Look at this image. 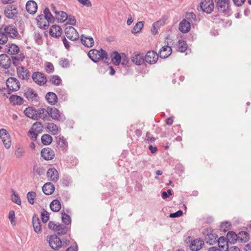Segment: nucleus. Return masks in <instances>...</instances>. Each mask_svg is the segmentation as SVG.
<instances>
[{"instance_id":"f257e3e1","label":"nucleus","mask_w":251,"mask_h":251,"mask_svg":"<svg viewBox=\"0 0 251 251\" xmlns=\"http://www.w3.org/2000/svg\"><path fill=\"white\" fill-rule=\"evenodd\" d=\"M215 9L220 13L229 15L231 12L229 0H214Z\"/></svg>"},{"instance_id":"f03ea898","label":"nucleus","mask_w":251,"mask_h":251,"mask_svg":"<svg viewBox=\"0 0 251 251\" xmlns=\"http://www.w3.org/2000/svg\"><path fill=\"white\" fill-rule=\"evenodd\" d=\"M88 56L95 63L99 62L100 60H103L108 58L107 52L102 49L99 50L92 49L88 52Z\"/></svg>"},{"instance_id":"7ed1b4c3","label":"nucleus","mask_w":251,"mask_h":251,"mask_svg":"<svg viewBox=\"0 0 251 251\" xmlns=\"http://www.w3.org/2000/svg\"><path fill=\"white\" fill-rule=\"evenodd\" d=\"M202 234L205 236V241L206 244L212 245L216 243L218 237L217 234L213 232V229L209 227L204 229Z\"/></svg>"},{"instance_id":"20e7f679","label":"nucleus","mask_w":251,"mask_h":251,"mask_svg":"<svg viewBox=\"0 0 251 251\" xmlns=\"http://www.w3.org/2000/svg\"><path fill=\"white\" fill-rule=\"evenodd\" d=\"M4 14L7 18L15 20L18 15L17 7L13 4L8 5L5 7Z\"/></svg>"},{"instance_id":"39448f33","label":"nucleus","mask_w":251,"mask_h":251,"mask_svg":"<svg viewBox=\"0 0 251 251\" xmlns=\"http://www.w3.org/2000/svg\"><path fill=\"white\" fill-rule=\"evenodd\" d=\"M58 236L56 234L51 235L48 240L50 247L54 250H58L63 246L62 242Z\"/></svg>"},{"instance_id":"423d86ee","label":"nucleus","mask_w":251,"mask_h":251,"mask_svg":"<svg viewBox=\"0 0 251 251\" xmlns=\"http://www.w3.org/2000/svg\"><path fill=\"white\" fill-rule=\"evenodd\" d=\"M65 33L66 37L71 41H78L79 38L78 33L76 30L72 26H69L65 28Z\"/></svg>"},{"instance_id":"0eeeda50","label":"nucleus","mask_w":251,"mask_h":251,"mask_svg":"<svg viewBox=\"0 0 251 251\" xmlns=\"http://www.w3.org/2000/svg\"><path fill=\"white\" fill-rule=\"evenodd\" d=\"M32 78L34 82L40 86L45 85L47 81L45 75L39 72H34Z\"/></svg>"},{"instance_id":"6e6552de","label":"nucleus","mask_w":251,"mask_h":251,"mask_svg":"<svg viewBox=\"0 0 251 251\" xmlns=\"http://www.w3.org/2000/svg\"><path fill=\"white\" fill-rule=\"evenodd\" d=\"M200 6L203 12L210 14L214 8L213 0H202Z\"/></svg>"},{"instance_id":"1a4fd4ad","label":"nucleus","mask_w":251,"mask_h":251,"mask_svg":"<svg viewBox=\"0 0 251 251\" xmlns=\"http://www.w3.org/2000/svg\"><path fill=\"white\" fill-rule=\"evenodd\" d=\"M7 88H11L12 90L18 91L21 88V84L19 81L14 77H10L6 80Z\"/></svg>"},{"instance_id":"9d476101","label":"nucleus","mask_w":251,"mask_h":251,"mask_svg":"<svg viewBox=\"0 0 251 251\" xmlns=\"http://www.w3.org/2000/svg\"><path fill=\"white\" fill-rule=\"evenodd\" d=\"M0 138L6 149H8L11 146L10 135L5 129H0Z\"/></svg>"},{"instance_id":"9b49d317","label":"nucleus","mask_w":251,"mask_h":251,"mask_svg":"<svg viewBox=\"0 0 251 251\" xmlns=\"http://www.w3.org/2000/svg\"><path fill=\"white\" fill-rule=\"evenodd\" d=\"M24 96L28 101L36 102L39 101V97L38 94L31 88H27Z\"/></svg>"},{"instance_id":"f8f14e48","label":"nucleus","mask_w":251,"mask_h":251,"mask_svg":"<svg viewBox=\"0 0 251 251\" xmlns=\"http://www.w3.org/2000/svg\"><path fill=\"white\" fill-rule=\"evenodd\" d=\"M159 54L153 50H150L148 51L145 56H144V60L147 63L150 64H155L158 59Z\"/></svg>"},{"instance_id":"ddd939ff","label":"nucleus","mask_w":251,"mask_h":251,"mask_svg":"<svg viewBox=\"0 0 251 251\" xmlns=\"http://www.w3.org/2000/svg\"><path fill=\"white\" fill-rule=\"evenodd\" d=\"M4 27L5 32L9 37L14 39L19 35L17 28L13 25H2Z\"/></svg>"},{"instance_id":"4468645a","label":"nucleus","mask_w":251,"mask_h":251,"mask_svg":"<svg viewBox=\"0 0 251 251\" xmlns=\"http://www.w3.org/2000/svg\"><path fill=\"white\" fill-rule=\"evenodd\" d=\"M11 64V57L6 53L0 55V67L5 69H8L10 67Z\"/></svg>"},{"instance_id":"2eb2a0df","label":"nucleus","mask_w":251,"mask_h":251,"mask_svg":"<svg viewBox=\"0 0 251 251\" xmlns=\"http://www.w3.org/2000/svg\"><path fill=\"white\" fill-rule=\"evenodd\" d=\"M41 156L46 160H50L54 157V151L50 148H45L41 151Z\"/></svg>"},{"instance_id":"dca6fc26","label":"nucleus","mask_w":251,"mask_h":251,"mask_svg":"<svg viewBox=\"0 0 251 251\" xmlns=\"http://www.w3.org/2000/svg\"><path fill=\"white\" fill-rule=\"evenodd\" d=\"M18 76L23 80H28L30 77L29 71L23 66H19L17 68Z\"/></svg>"},{"instance_id":"f3484780","label":"nucleus","mask_w":251,"mask_h":251,"mask_svg":"<svg viewBox=\"0 0 251 251\" xmlns=\"http://www.w3.org/2000/svg\"><path fill=\"white\" fill-rule=\"evenodd\" d=\"M204 245V241L199 238L191 241L189 247L192 251H198L200 250Z\"/></svg>"},{"instance_id":"a211bd4d","label":"nucleus","mask_w":251,"mask_h":251,"mask_svg":"<svg viewBox=\"0 0 251 251\" xmlns=\"http://www.w3.org/2000/svg\"><path fill=\"white\" fill-rule=\"evenodd\" d=\"M131 61L136 65H140L145 62L143 53L135 52L131 57Z\"/></svg>"},{"instance_id":"6ab92c4d","label":"nucleus","mask_w":251,"mask_h":251,"mask_svg":"<svg viewBox=\"0 0 251 251\" xmlns=\"http://www.w3.org/2000/svg\"><path fill=\"white\" fill-rule=\"evenodd\" d=\"M5 51L7 53L13 56L18 54L20 50L19 47L15 44L8 43L5 46Z\"/></svg>"},{"instance_id":"aec40b11","label":"nucleus","mask_w":251,"mask_h":251,"mask_svg":"<svg viewBox=\"0 0 251 251\" xmlns=\"http://www.w3.org/2000/svg\"><path fill=\"white\" fill-rule=\"evenodd\" d=\"M62 30L58 25H54L51 26L49 30L50 35L54 38H58L61 36Z\"/></svg>"},{"instance_id":"412c9836","label":"nucleus","mask_w":251,"mask_h":251,"mask_svg":"<svg viewBox=\"0 0 251 251\" xmlns=\"http://www.w3.org/2000/svg\"><path fill=\"white\" fill-rule=\"evenodd\" d=\"M172 52V47L165 45L163 46L159 50V56L161 58L165 59L169 57Z\"/></svg>"},{"instance_id":"4be33fe9","label":"nucleus","mask_w":251,"mask_h":251,"mask_svg":"<svg viewBox=\"0 0 251 251\" xmlns=\"http://www.w3.org/2000/svg\"><path fill=\"white\" fill-rule=\"evenodd\" d=\"M25 8L28 13L32 15L34 14L37 10V4L33 0H28L26 2Z\"/></svg>"},{"instance_id":"5701e85b","label":"nucleus","mask_w":251,"mask_h":251,"mask_svg":"<svg viewBox=\"0 0 251 251\" xmlns=\"http://www.w3.org/2000/svg\"><path fill=\"white\" fill-rule=\"evenodd\" d=\"M47 176L50 177V180L55 182L59 179V174L56 169L54 168H50L47 172Z\"/></svg>"},{"instance_id":"b1692460","label":"nucleus","mask_w":251,"mask_h":251,"mask_svg":"<svg viewBox=\"0 0 251 251\" xmlns=\"http://www.w3.org/2000/svg\"><path fill=\"white\" fill-rule=\"evenodd\" d=\"M191 28V24L186 19H183L179 24V30L183 33L188 32Z\"/></svg>"},{"instance_id":"393cba45","label":"nucleus","mask_w":251,"mask_h":251,"mask_svg":"<svg viewBox=\"0 0 251 251\" xmlns=\"http://www.w3.org/2000/svg\"><path fill=\"white\" fill-rule=\"evenodd\" d=\"M55 190V187L51 182H47L42 187V191L46 195H51Z\"/></svg>"},{"instance_id":"a878e982","label":"nucleus","mask_w":251,"mask_h":251,"mask_svg":"<svg viewBox=\"0 0 251 251\" xmlns=\"http://www.w3.org/2000/svg\"><path fill=\"white\" fill-rule=\"evenodd\" d=\"M45 99L49 104L52 105L55 104L58 101L57 95L54 93L51 92L47 93Z\"/></svg>"},{"instance_id":"bb28decb","label":"nucleus","mask_w":251,"mask_h":251,"mask_svg":"<svg viewBox=\"0 0 251 251\" xmlns=\"http://www.w3.org/2000/svg\"><path fill=\"white\" fill-rule=\"evenodd\" d=\"M32 225L35 232L40 233L41 231V222L36 214H34L33 216Z\"/></svg>"},{"instance_id":"cd10ccee","label":"nucleus","mask_w":251,"mask_h":251,"mask_svg":"<svg viewBox=\"0 0 251 251\" xmlns=\"http://www.w3.org/2000/svg\"><path fill=\"white\" fill-rule=\"evenodd\" d=\"M111 57L113 63L116 66H118L121 63L122 54L121 55L117 51H114L111 53Z\"/></svg>"},{"instance_id":"c85d7f7f","label":"nucleus","mask_w":251,"mask_h":251,"mask_svg":"<svg viewBox=\"0 0 251 251\" xmlns=\"http://www.w3.org/2000/svg\"><path fill=\"white\" fill-rule=\"evenodd\" d=\"M50 117H51L53 120L59 121H64L65 120V117L62 115L59 110L54 107V110L52 111V113L50 114Z\"/></svg>"},{"instance_id":"c756f323","label":"nucleus","mask_w":251,"mask_h":251,"mask_svg":"<svg viewBox=\"0 0 251 251\" xmlns=\"http://www.w3.org/2000/svg\"><path fill=\"white\" fill-rule=\"evenodd\" d=\"M219 248L222 250L226 249L228 246L229 239L225 236H221L218 240L216 239Z\"/></svg>"},{"instance_id":"7c9ffc66","label":"nucleus","mask_w":251,"mask_h":251,"mask_svg":"<svg viewBox=\"0 0 251 251\" xmlns=\"http://www.w3.org/2000/svg\"><path fill=\"white\" fill-rule=\"evenodd\" d=\"M9 101L13 105H21L24 103V99L22 97L16 95H12L9 97Z\"/></svg>"},{"instance_id":"2f4dec72","label":"nucleus","mask_w":251,"mask_h":251,"mask_svg":"<svg viewBox=\"0 0 251 251\" xmlns=\"http://www.w3.org/2000/svg\"><path fill=\"white\" fill-rule=\"evenodd\" d=\"M56 231H57V235L62 236L66 234L68 230L67 226L64 224H58L56 225Z\"/></svg>"},{"instance_id":"473e14b6","label":"nucleus","mask_w":251,"mask_h":251,"mask_svg":"<svg viewBox=\"0 0 251 251\" xmlns=\"http://www.w3.org/2000/svg\"><path fill=\"white\" fill-rule=\"evenodd\" d=\"M36 112L37 110L35 108L30 106L26 108L24 110V113L26 117L34 120H35V116L36 115Z\"/></svg>"},{"instance_id":"72a5a7b5","label":"nucleus","mask_w":251,"mask_h":251,"mask_svg":"<svg viewBox=\"0 0 251 251\" xmlns=\"http://www.w3.org/2000/svg\"><path fill=\"white\" fill-rule=\"evenodd\" d=\"M121 64L124 67L126 73H127L130 70L129 60L127 55L124 53H122V58Z\"/></svg>"},{"instance_id":"f704fd0d","label":"nucleus","mask_w":251,"mask_h":251,"mask_svg":"<svg viewBox=\"0 0 251 251\" xmlns=\"http://www.w3.org/2000/svg\"><path fill=\"white\" fill-rule=\"evenodd\" d=\"M226 238L229 239V242L234 244L236 243L238 238H239V237H238L237 235L234 231H230L227 232Z\"/></svg>"},{"instance_id":"c9c22d12","label":"nucleus","mask_w":251,"mask_h":251,"mask_svg":"<svg viewBox=\"0 0 251 251\" xmlns=\"http://www.w3.org/2000/svg\"><path fill=\"white\" fill-rule=\"evenodd\" d=\"M50 209L53 212H58L61 209V203L57 199L53 200L50 203Z\"/></svg>"},{"instance_id":"e433bc0d","label":"nucleus","mask_w":251,"mask_h":251,"mask_svg":"<svg viewBox=\"0 0 251 251\" xmlns=\"http://www.w3.org/2000/svg\"><path fill=\"white\" fill-rule=\"evenodd\" d=\"M57 146L60 148H66L68 146V143L64 136L59 135L56 137Z\"/></svg>"},{"instance_id":"4c0bfd02","label":"nucleus","mask_w":251,"mask_h":251,"mask_svg":"<svg viewBox=\"0 0 251 251\" xmlns=\"http://www.w3.org/2000/svg\"><path fill=\"white\" fill-rule=\"evenodd\" d=\"M238 237H239L238 240L240 241L242 243L248 242L250 239L249 234L247 232L244 231H240L238 233Z\"/></svg>"},{"instance_id":"58836bf2","label":"nucleus","mask_w":251,"mask_h":251,"mask_svg":"<svg viewBox=\"0 0 251 251\" xmlns=\"http://www.w3.org/2000/svg\"><path fill=\"white\" fill-rule=\"evenodd\" d=\"M52 141V137L48 134H44L41 137V142L45 146L50 145Z\"/></svg>"},{"instance_id":"ea45409f","label":"nucleus","mask_w":251,"mask_h":251,"mask_svg":"<svg viewBox=\"0 0 251 251\" xmlns=\"http://www.w3.org/2000/svg\"><path fill=\"white\" fill-rule=\"evenodd\" d=\"M8 36L5 32L4 29H2V27L0 28V45L6 44L8 40Z\"/></svg>"},{"instance_id":"a19ab883","label":"nucleus","mask_w":251,"mask_h":251,"mask_svg":"<svg viewBox=\"0 0 251 251\" xmlns=\"http://www.w3.org/2000/svg\"><path fill=\"white\" fill-rule=\"evenodd\" d=\"M177 43L178 50L180 52H184L188 48L186 42L183 40H179Z\"/></svg>"},{"instance_id":"79ce46f5","label":"nucleus","mask_w":251,"mask_h":251,"mask_svg":"<svg viewBox=\"0 0 251 251\" xmlns=\"http://www.w3.org/2000/svg\"><path fill=\"white\" fill-rule=\"evenodd\" d=\"M59 13L57 14V15H56V19L58 22L60 23H64L67 20L68 15L64 11H60Z\"/></svg>"},{"instance_id":"37998d69","label":"nucleus","mask_w":251,"mask_h":251,"mask_svg":"<svg viewBox=\"0 0 251 251\" xmlns=\"http://www.w3.org/2000/svg\"><path fill=\"white\" fill-rule=\"evenodd\" d=\"M45 20V17H44L43 14H40L36 17V20L37 21V24L40 28L43 29L44 24L47 22Z\"/></svg>"},{"instance_id":"c03bdc74","label":"nucleus","mask_w":251,"mask_h":251,"mask_svg":"<svg viewBox=\"0 0 251 251\" xmlns=\"http://www.w3.org/2000/svg\"><path fill=\"white\" fill-rule=\"evenodd\" d=\"M31 128L39 134L43 131V126L41 122H36L33 124Z\"/></svg>"},{"instance_id":"a18cd8bd","label":"nucleus","mask_w":251,"mask_h":251,"mask_svg":"<svg viewBox=\"0 0 251 251\" xmlns=\"http://www.w3.org/2000/svg\"><path fill=\"white\" fill-rule=\"evenodd\" d=\"M62 215V221L66 226L70 225L71 223V218L70 216L65 213L64 211L61 212Z\"/></svg>"},{"instance_id":"49530a36","label":"nucleus","mask_w":251,"mask_h":251,"mask_svg":"<svg viewBox=\"0 0 251 251\" xmlns=\"http://www.w3.org/2000/svg\"><path fill=\"white\" fill-rule=\"evenodd\" d=\"M231 225L230 222L226 221L221 224L219 228L221 231L226 232L230 229Z\"/></svg>"},{"instance_id":"de8ad7c7","label":"nucleus","mask_w":251,"mask_h":251,"mask_svg":"<svg viewBox=\"0 0 251 251\" xmlns=\"http://www.w3.org/2000/svg\"><path fill=\"white\" fill-rule=\"evenodd\" d=\"M25 153V150L23 147H16L15 151L14 153L15 155L17 158H20L23 157Z\"/></svg>"},{"instance_id":"09e8293b","label":"nucleus","mask_w":251,"mask_h":251,"mask_svg":"<svg viewBox=\"0 0 251 251\" xmlns=\"http://www.w3.org/2000/svg\"><path fill=\"white\" fill-rule=\"evenodd\" d=\"M144 26V22H137L133 27L131 31L132 33L137 34L139 33Z\"/></svg>"},{"instance_id":"8fccbe9b","label":"nucleus","mask_w":251,"mask_h":251,"mask_svg":"<svg viewBox=\"0 0 251 251\" xmlns=\"http://www.w3.org/2000/svg\"><path fill=\"white\" fill-rule=\"evenodd\" d=\"M45 172V169L43 167H37V164H35L33 166V173L34 175L37 174L39 176L44 174Z\"/></svg>"},{"instance_id":"3c124183","label":"nucleus","mask_w":251,"mask_h":251,"mask_svg":"<svg viewBox=\"0 0 251 251\" xmlns=\"http://www.w3.org/2000/svg\"><path fill=\"white\" fill-rule=\"evenodd\" d=\"M46 128L50 130L53 135L57 134L58 129L56 124L52 123H48Z\"/></svg>"},{"instance_id":"603ef678","label":"nucleus","mask_w":251,"mask_h":251,"mask_svg":"<svg viewBox=\"0 0 251 251\" xmlns=\"http://www.w3.org/2000/svg\"><path fill=\"white\" fill-rule=\"evenodd\" d=\"M11 192L12 193V201L14 203H16L18 205H21V200L18 194L16 193V192L13 190L11 189Z\"/></svg>"},{"instance_id":"864d4df0","label":"nucleus","mask_w":251,"mask_h":251,"mask_svg":"<svg viewBox=\"0 0 251 251\" xmlns=\"http://www.w3.org/2000/svg\"><path fill=\"white\" fill-rule=\"evenodd\" d=\"M50 81L54 85L58 86L61 83L62 80L58 75H55L50 76Z\"/></svg>"},{"instance_id":"5fc2aeb1","label":"nucleus","mask_w":251,"mask_h":251,"mask_svg":"<svg viewBox=\"0 0 251 251\" xmlns=\"http://www.w3.org/2000/svg\"><path fill=\"white\" fill-rule=\"evenodd\" d=\"M36 194L35 192L31 191L28 192L27 194V199L28 202L31 204H33L34 203V199L36 197Z\"/></svg>"},{"instance_id":"6e6d98bb","label":"nucleus","mask_w":251,"mask_h":251,"mask_svg":"<svg viewBox=\"0 0 251 251\" xmlns=\"http://www.w3.org/2000/svg\"><path fill=\"white\" fill-rule=\"evenodd\" d=\"M41 217L43 223H46L50 219L49 213L44 209L41 212Z\"/></svg>"},{"instance_id":"4d7b16f0","label":"nucleus","mask_w":251,"mask_h":251,"mask_svg":"<svg viewBox=\"0 0 251 251\" xmlns=\"http://www.w3.org/2000/svg\"><path fill=\"white\" fill-rule=\"evenodd\" d=\"M38 133L35 131L32 130L31 128L28 131L27 135L29 137L31 140L33 141H35L37 140Z\"/></svg>"},{"instance_id":"13d9d810","label":"nucleus","mask_w":251,"mask_h":251,"mask_svg":"<svg viewBox=\"0 0 251 251\" xmlns=\"http://www.w3.org/2000/svg\"><path fill=\"white\" fill-rule=\"evenodd\" d=\"M186 20H188L190 23L196 21V16L193 12L186 13Z\"/></svg>"},{"instance_id":"bf43d9fd","label":"nucleus","mask_w":251,"mask_h":251,"mask_svg":"<svg viewBox=\"0 0 251 251\" xmlns=\"http://www.w3.org/2000/svg\"><path fill=\"white\" fill-rule=\"evenodd\" d=\"M56 19V18H55L52 16V17L50 18V19L47 20V22L44 24L43 29L46 30L48 29L50 23H54Z\"/></svg>"},{"instance_id":"052dcab7","label":"nucleus","mask_w":251,"mask_h":251,"mask_svg":"<svg viewBox=\"0 0 251 251\" xmlns=\"http://www.w3.org/2000/svg\"><path fill=\"white\" fill-rule=\"evenodd\" d=\"M160 21L154 22L152 24V28L151 29V33L153 35H155L158 33V28L159 26Z\"/></svg>"},{"instance_id":"680f3d73","label":"nucleus","mask_w":251,"mask_h":251,"mask_svg":"<svg viewBox=\"0 0 251 251\" xmlns=\"http://www.w3.org/2000/svg\"><path fill=\"white\" fill-rule=\"evenodd\" d=\"M34 40L38 45H41L42 43V36L39 32H34Z\"/></svg>"},{"instance_id":"e2e57ef3","label":"nucleus","mask_w":251,"mask_h":251,"mask_svg":"<svg viewBox=\"0 0 251 251\" xmlns=\"http://www.w3.org/2000/svg\"><path fill=\"white\" fill-rule=\"evenodd\" d=\"M67 20L68 21L67 22V24L71 25H76V20L75 16L71 15H68Z\"/></svg>"},{"instance_id":"0e129e2a","label":"nucleus","mask_w":251,"mask_h":251,"mask_svg":"<svg viewBox=\"0 0 251 251\" xmlns=\"http://www.w3.org/2000/svg\"><path fill=\"white\" fill-rule=\"evenodd\" d=\"M43 13H44V17H45V19L46 20H48V19H50V17H52V15L51 14L49 8L48 7H46L44 11H43Z\"/></svg>"},{"instance_id":"69168bd1","label":"nucleus","mask_w":251,"mask_h":251,"mask_svg":"<svg viewBox=\"0 0 251 251\" xmlns=\"http://www.w3.org/2000/svg\"><path fill=\"white\" fill-rule=\"evenodd\" d=\"M183 215V211L181 210H178L176 212L171 213L169 215V217L172 218H177Z\"/></svg>"},{"instance_id":"338daca9","label":"nucleus","mask_w":251,"mask_h":251,"mask_svg":"<svg viewBox=\"0 0 251 251\" xmlns=\"http://www.w3.org/2000/svg\"><path fill=\"white\" fill-rule=\"evenodd\" d=\"M54 69L53 65L50 62H47L46 66V71L48 73H51L54 72Z\"/></svg>"},{"instance_id":"774afa93","label":"nucleus","mask_w":251,"mask_h":251,"mask_svg":"<svg viewBox=\"0 0 251 251\" xmlns=\"http://www.w3.org/2000/svg\"><path fill=\"white\" fill-rule=\"evenodd\" d=\"M11 60L12 61V64H13V65L15 67H18V66L20 64L19 62L20 61L18 58V56L14 55L11 56Z\"/></svg>"}]
</instances>
